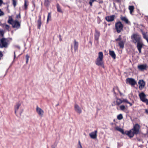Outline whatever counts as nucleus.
<instances>
[{
  "mask_svg": "<svg viewBox=\"0 0 148 148\" xmlns=\"http://www.w3.org/2000/svg\"><path fill=\"white\" fill-rule=\"evenodd\" d=\"M131 38L132 42L134 43H137L136 47L139 53H140L141 49L144 45L141 36L138 34H134L131 36Z\"/></svg>",
  "mask_w": 148,
  "mask_h": 148,
  "instance_id": "1",
  "label": "nucleus"
},
{
  "mask_svg": "<svg viewBox=\"0 0 148 148\" xmlns=\"http://www.w3.org/2000/svg\"><path fill=\"white\" fill-rule=\"evenodd\" d=\"M8 40L5 38H3L0 39V47L7 48L8 46Z\"/></svg>",
  "mask_w": 148,
  "mask_h": 148,
  "instance_id": "2",
  "label": "nucleus"
},
{
  "mask_svg": "<svg viewBox=\"0 0 148 148\" xmlns=\"http://www.w3.org/2000/svg\"><path fill=\"white\" fill-rule=\"evenodd\" d=\"M115 29L118 33H120L123 30V25L119 21L115 24Z\"/></svg>",
  "mask_w": 148,
  "mask_h": 148,
  "instance_id": "3",
  "label": "nucleus"
},
{
  "mask_svg": "<svg viewBox=\"0 0 148 148\" xmlns=\"http://www.w3.org/2000/svg\"><path fill=\"white\" fill-rule=\"evenodd\" d=\"M139 96L142 101L146 103L147 105H148V100L146 98V95L144 92H142L140 93Z\"/></svg>",
  "mask_w": 148,
  "mask_h": 148,
  "instance_id": "4",
  "label": "nucleus"
},
{
  "mask_svg": "<svg viewBox=\"0 0 148 148\" xmlns=\"http://www.w3.org/2000/svg\"><path fill=\"white\" fill-rule=\"evenodd\" d=\"M36 111L37 114L40 116L42 117L44 114V111L40 108L37 106L36 108Z\"/></svg>",
  "mask_w": 148,
  "mask_h": 148,
  "instance_id": "5",
  "label": "nucleus"
},
{
  "mask_svg": "<svg viewBox=\"0 0 148 148\" xmlns=\"http://www.w3.org/2000/svg\"><path fill=\"white\" fill-rule=\"evenodd\" d=\"M126 83L127 84H129L131 85H134L136 83V82L134 79L132 78H127L126 80Z\"/></svg>",
  "mask_w": 148,
  "mask_h": 148,
  "instance_id": "6",
  "label": "nucleus"
},
{
  "mask_svg": "<svg viewBox=\"0 0 148 148\" xmlns=\"http://www.w3.org/2000/svg\"><path fill=\"white\" fill-rule=\"evenodd\" d=\"M95 62L97 65L101 66L103 68H104L103 60L97 59Z\"/></svg>",
  "mask_w": 148,
  "mask_h": 148,
  "instance_id": "7",
  "label": "nucleus"
},
{
  "mask_svg": "<svg viewBox=\"0 0 148 148\" xmlns=\"http://www.w3.org/2000/svg\"><path fill=\"white\" fill-rule=\"evenodd\" d=\"M140 129V126L138 124H136L134 126L132 130L134 132L135 134H137L139 133Z\"/></svg>",
  "mask_w": 148,
  "mask_h": 148,
  "instance_id": "8",
  "label": "nucleus"
},
{
  "mask_svg": "<svg viewBox=\"0 0 148 148\" xmlns=\"http://www.w3.org/2000/svg\"><path fill=\"white\" fill-rule=\"evenodd\" d=\"M137 67L139 70L143 71L146 70L147 68V66L146 64H142L138 65Z\"/></svg>",
  "mask_w": 148,
  "mask_h": 148,
  "instance_id": "9",
  "label": "nucleus"
},
{
  "mask_svg": "<svg viewBox=\"0 0 148 148\" xmlns=\"http://www.w3.org/2000/svg\"><path fill=\"white\" fill-rule=\"evenodd\" d=\"M139 85V88L140 90L142 89L144 87L145 85V83L143 80H139L138 82Z\"/></svg>",
  "mask_w": 148,
  "mask_h": 148,
  "instance_id": "10",
  "label": "nucleus"
},
{
  "mask_svg": "<svg viewBox=\"0 0 148 148\" xmlns=\"http://www.w3.org/2000/svg\"><path fill=\"white\" fill-rule=\"evenodd\" d=\"M75 111L78 113L80 114L82 112L81 108L77 104H75L74 106Z\"/></svg>",
  "mask_w": 148,
  "mask_h": 148,
  "instance_id": "11",
  "label": "nucleus"
},
{
  "mask_svg": "<svg viewBox=\"0 0 148 148\" xmlns=\"http://www.w3.org/2000/svg\"><path fill=\"white\" fill-rule=\"evenodd\" d=\"M122 103V99H120L116 98L115 100L113 102L114 105L112 106L117 105H119Z\"/></svg>",
  "mask_w": 148,
  "mask_h": 148,
  "instance_id": "12",
  "label": "nucleus"
},
{
  "mask_svg": "<svg viewBox=\"0 0 148 148\" xmlns=\"http://www.w3.org/2000/svg\"><path fill=\"white\" fill-rule=\"evenodd\" d=\"M97 131L96 130L92 132L89 134L90 137L92 139H95L96 138L97 136Z\"/></svg>",
  "mask_w": 148,
  "mask_h": 148,
  "instance_id": "13",
  "label": "nucleus"
},
{
  "mask_svg": "<svg viewBox=\"0 0 148 148\" xmlns=\"http://www.w3.org/2000/svg\"><path fill=\"white\" fill-rule=\"evenodd\" d=\"M12 25L13 27L14 28H18L20 26V23L17 21H14L12 22Z\"/></svg>",
  "mask_w": 148,
  "mask_h": 148,
  "instance_id": "14",
  "label": "nucleus"
},
{
  "mask_svg": "<svg viewBox=\"0 0 148 148\" xmlns=\"http://www.w3.org/2000/svg\"><path fill=\"white\" fill-rule=\"evenodd\" d=\"M21 104L20 103H17L16 105L15 106L14 109H15V112L16 114V113L18 112V110L21 106Z\"/></svg>",
  "mask_w": 148,
  "mask_h": 148,
  "instance_id": "15",
  "label": "nucleus"
},
{
  "mask_svg": "<svg viewBox=\"0 0 148 148\" xmlns=\"http://www.w3.org/2000/svg\"><path fill=\"white\" fill-rule=\"evenodd\" d=\"M126 134L130 137H133L134 135L135 134L134 132L132 129L129 131H127Z\"/></svg>",
  "mask_w": 148,
  "mask_h": 148,
  "instance_id": "16",
  "label": "nucleus"
},
{
  "mask_svg": "<svg viewBox=\"0 0 148 148\" xmlns=\"http://www.w3.org/2000/svg\"><path fill=\"white\" fill-rule=\"evenodd\" d=\"M115 16L113 15L111 16H108L106 18V20L108 22L112 21L114 20Z\"/></svg>",
  "mask_w": 148,
  "mask_h": 148,
  "instance_id": "17",
  "label": "nucleus"
},
{
  "mask_svg": "<svg viewBox=\"0 0 148 148\" xmlns=\"http://www.w3.org/2000/svg\"><path fill=\"white\" fill-rule=\"evenodd\" d=\"M100 32L97 30H95V34L94 35L95 38V40H98Z\"/></svg>",
  "mask_w": 148,
  "mask_h": 148,
  "instance_id": "18",
  "label": "nucleus"
},
{
  "mask_svg": "<svg viewBox=\"0 0 148 148\" xmlns=\"http://www.w3.org/2000/svg\"><path fill=\"white\" fill-rule=\"evenodd\" d=\"M74 48L75 51H76L77 50L78 48V42L75 40H74Z\"/></svg>",
  "mask_w": 148,
  "mask_h": 148,
  "instance_id": "19",
  "label": "nucleus"
},
{
  "mask_svg": "<svg viewBox=\"0 0 148 148\" xmlns=\"http://www.w3.org/2000/svg\"><path fill=\"white\" fill-rule=\"evenodd\" d=\"M103 53L102 52H99L98 53V57L97 59L103 60Z\"/></svg>",
  "mask_w": 148,
  "mask_h": 148,
  "instance_id": "20",
  "label": "nucleus"
},
{
  "mask_svg": "<svg viewBox=\"0 0 148 148\" xmlns=\"http://www.w3.org/2000/svg\"><path fill=\"white\" fill-rule=\"evenodd\" d=\"M109 54L114 59H115L116 55L113 51L110 50L109 51Z\"/></svg>",
  "mask_w": 148,
  "mask_h": 148,
  "instance_id": "21",
  "label": "nucleus"
},
{
  "mask_svg": "<svg viewBox=\"0 0 148 148\" xmlns=\"http://www.w3.org/2000/svg\"><path fill=\"white\" fill-rule=\"evenodd\" d=\"M115 129L116 130L121 132L122 134H124V132L123 130L120 127L118 126H116L115 127Z\"/></svg>",
  "mask_w": 148,
  "mask_h": 148,
  "instance_id": "22",
  "label": "nucleus"
},
{
  "mask_svg": "<svg viewBox=\"0 0 148 148\" xmlns=\"http://www.w3.org/2000/svg\"><path fill=\"white\" fill-rule=\"evenodd\" d=\"M121 19L123 21H125L126 23H129L128 20L125 17H121Z\"/></svg>",
  "mask_w": 148,
  "mask_h": 148,
  "instance_id": "23",
  "label": "nucleus"
},
{
  "mask_svg": "<svg viewBox=\"0 0 148 148\" xmlns=\"http://www.w3.org/2000/svg\"><path fill=\"white\" fill-rule=\"evenodd\" d=\"M119 45L121 48H123L124 47V42L122 40L120 41L118 43Z\"/></svg>",
  "mask_w": 148,
  "mask_h": 148,
  "instance_id": "24",
  "label": "nucleus"
},
{
  "mask_svg": "<svg viewBox=\"0 0 148 148\" xmlns=\"http://www.w3.org/2000/svg\"><path fill=\"white\" fill-rule=\"evenodd\" d=\"M134 8L133 6H129V9L130 10V13L132 14L133 12Z\"/></svg>",
  "mask_w": 148,
  "mask_h": 148,
  "instance_id": "25",
  "label": "nucleus"
},
{
  "mask_svg": "<svg viewBox=\"0 0 148 148\" xmlns=\"http://www.w3.org/2000/svg\"><path fill=\"white\" fill-rule=\"evenodd\" d=\"M51 19V14L50 12L49 13H48V15L47 16V22L48 23V21L49 20H50Z\"/></svg>",
  "mask_w": 148,
  "mask_h": 148,
  "instance_id": "26",
  "label": "nucleus"
},
{
  "mask_svg": "<svg viewBox=\"0 0 148 148\" xmlns=\"http://www.w3.org/2000/svg\"><path fill=\"white\" fill-rule=\"evenodd\" d=\"M28 0H25V3H24V6L25 8V9H26L27 8V7L28 6Z\"/></svg>",
  "mask_w": 148,
  "mask_h": 148,
  "instance_id": "27",
  "label": "nucleus"
},
{
  "mask_svg": "<svg viewBox=\"0 0 148 148\" xmlns=\"http://www.w3.org/2000/svg\"><path fill=\"white\" fill-rule=\"evenodd\" d=\"M13 21H14L12 20V18L10 17H9V19L8 21V23H9L12 25V22Z\"/></svg>",
  "mask_w": 148,
  "mask_h": 148,
  "instance_id": "28",
  "label": "nucleus"
},
{
  "mask_svg": "<svg viewBox=\"0 0 148 148\" xmlns=\"http://www.w3.org/2000/svg\"><path fill=\"white\" fill-rule=\"evenodd\" d=\"M57 10L58 12H62V11L60 7L58 5H57Z\"/></svg>",
  "mask_w": 148,
  "mask_h": 148,
  "instance_id": "29",
  "label": "nucleus"
},
{
  "mask_svg": "<svg viewBox=\"0 0 148 148\" xmlns=\"http://www.w3.org/2000/svg\"><path fill=\"white\" fill-rule=\"evenodd\" d=\"M120 109L122 111H124L126 108L124 105H121L120 106Z\"/></svg>",
  "mask_w": 148,
  "mask_h": 148,
  "instance_id": "30",
  "label": "nucleus"
},
{
  "mask_svg": "<svg viewBox=\"0 0 148 148\" xmlns=\"http://www.w3.org/2000/svg\"><path fill=\"white\" fill-rule=\"evenodd\" d=\"M50 1L49 0H45V4L46 5H48L50 3Z\"/></svg>",
  "mask_w": 148,
  "mask_h": 148,
  "instance_id": "31",
  "label": "nucleus"
},
{
  "mask_svg": "<svg viewBox=\"0 0 148 148\" xmlns=\"http://www.w3.org/2000/svg\"><path fill=\"white\" fill-rule=\"evenodd\" d=\"M3 27H5L6 29H7L8 30H9L10 27L8 25L5 24H3Z\"/></svg>",
  "mask_w": 148,
  "mask_h": 148,
  "instance_id": "32",
  "label": "nucleus"
},
{
  "mask_svg": "<svg viewBox=\"0 0 148 148\" xmlns=\"http://www.w3.org/2000/svg\"><path fill=\"white\" fill-rule=\"evenodd\" d=\"M117 118L119 120L122 119L123 118L122 114H120L118 115V116H117Z\"/></svg>",
  "mask_w": 148,
  "mask_h": 148,
  "instance_id": "33",
  "label": "nucleus"
},
{
  "mask_svg": "<svg viewBox=\"0 0 148 148\" xmlns=\"http://www.w3.org/2000/svg\"><path fill=\"white\" fill-rule=\"evenodd\" d=\"M37 23L38 26V28L40 29L41 24V20H38V21Z\"/></svg>",
  "mask_w": 148,
  "mask_h": 148,
  "instance_id": "34",
  "label": "nucleus"
},
{
  "mask_svg": "<svg viewBox=\"0 0 148 148\" xmlns=\"http://www.w3.org/2000/svg\"><path fill=\"white\" fill-rule=\"evenodd\" d=\"M81 143L79 141H78V143L77 148H82Z\"/></svg>",
  "mask_w": 148,
  "mask_h": 148,
  "instance_id": "35",
  "label": "nucleus"
},
{
  "mask_svg": "<svg viewBox=\"0 0 148 148\" xmlns=\"http://www.w3.org/2000/svg\"><path fill=\"white\" fill-rule=\"evenodd\" d=\"M29 56L28 55H27L26 56V62L27 63L28 62L29 59Z\"/></svg>",
  "mask_w": 148,
  "mask_h": 148,
  "instance_id": "36",
  "label": "nucleus"
},
{
  "mask_svg": "<svg viewBox=\"0 0 148 148\" xmlns=\"http://www.w3.org/2000/svg\"><path fill=\"white\" fill-rule=\"evenodd\" d=\"M13 4L14 7H15L16 5V1L15 0H12Z\"/></svg>",
  "mask_w": 148,
  "mask_h": 148,
  "instance_id": "37",
  "label": "nucleus"
},
{
  "mask_svg": "<svg viewBox=\"0 0 148 148\" xmlns=\"http://www.w3.org/2000/svg\"><path fill=\"white\" fill-rule=\"evenodd\" d=\"M121 35H119V36L118 38L116 39V41H119L120 42V41H122L121 40Z\"/></svg>",
  "mask_w": 148,
  "mask_h": 148,
  "instance_id": "38",
  "label": "nucleus"
},
{
  "mask_svg": "<svg viewBox=\"0 0 148 148\" xmlns=\"http://www.w3.org/2000/svg\"><path fill=\"white\" fill-rule=\"evenodd\" d=\"M3 30L0 29V36H3Z\"/></svg>",
  "mask_w": 148,
  "mask_h": 148,
  "instance_id": "39",
  "label": "nucleus"
},
{
  "mask_svg": "<svg viewBox=\"0 0 148 148\" xmlns=\"http://www.w3.org/2000/svg\"><path fill=\"white\" fill-rule=\"evenodd\" d=\"M122 103L125 102L128 103V101L126 99H122Z\"/></svg>",
  "mask_w": 148,
  "mask_h": 148,
  "instance_id": "40",
  "label": "nucleus"
},
{
  "mask_svg": "<svg viewBox=\"0 0 148 148\" xmlns=\"http://www.w3.org/2000/svg\"><path fill=\"white\" fill-rule=\"evenodd\" d=\"M4 14V13L0 9V16H3Z\"/></svg>",
  "mask_w": 148,
  "mask_h": 148,
  "instance_id": "41",
  "label": "nucleus"
},
{
  "mask_svg": "<svg viewBox=\"0 0 148 148\" xmlns=\"http://www.w3.org/2000/svg\"><path fill=\"white\" fill-rule=\"evenodd\" d=\"M57 144L56 143H55L51 146V147L52 148H55Z\"/></svg>",
  "mask_w": 148,
  "mask_h": 148,
  "instance_id": "42",
  "label": "nucleus"
},
{
  "mask_svg": "<svg viewBox=\"0 0 148 148\" xmlns=\"http://www.w3.org/2000/svg\"><path fill=\"white\" fill-rule=\"evenodd\" d=\"M16 18L18 19H19L21 18V16L20 14H18V15H17L16 16Z\"/></svg>",
  "mask_w": 148,
  "mask_h": 148,
  "instance_id": "43",
  "label": "nucleus"
},
{
  "mask_svg": "<svg viewBox=\"0 0 148 148\" xmlns=\"http://www.w3.org/2000/svg\"><path fill=\"white\" fill-rule=\"evenodd\" d=\"M3 56V54L2 53V52L1 51H0V60L1 59V58Z\"/></svg>",
  "mask_w": 148,
  "mask_h": 148,
  "instance_id": "44",
  "label": "nucleus"
},
{
  "mask_svg": "<svg viewBox=\"0 0 148 148\" xmlns=\"http://www.w3.org/2000/svg\"><path fill=\"white\" fill-rule=\"evenodd\" d=\"M3 1L2 0H0V6L2 4Z\"/></svg>",
  "mask_w": 148,
  "mask_h": 148,
  "instance_id": "45",
  "label": "nucleus"
},
{
  "mask_svg": "<svg viewBox=\"0 0 148 148\" xmlns=\"http://www.w3.org/2000/svg\"><path fill=\"white\" fill-rule=\"evenodd\" d=\"M89 4H90V5H91V6H92V2L90 1H89Z\"/></svg>",
  "mask_w": 148,
  "mask_h": 148,
  "instance_id": "46",
  "label": "nucleus"
},
{
  "mask_svg": "<svg viewBox=\"0 0 148 148\" xmlns=\"http://www.w3.org/2000/svg\"><path fill=\"white\" fill-rule=\"evenodd\" d=\"M23 111V109H22L21 110V111L19 112V113L20 114H21L22 113V112Z\"/></svg>",
  "mask_w": 148,
  "mask_h": 148,
  "instance_id": "47",
  "label": "nucleus"
},
{
  "mask_svg": "<svg viewBox=\"0 0 148 148\" xmlns=\"http://www.w3.org/2000/svg\"><path fill=\"white\" fill-rule=\"evenodd\" d=\"M145 112L147 113V114H148V110H147V109H146L145 110Z\"/></svg>",
  "mask_w": 148,
  "mask_h": 148,
  "instance_id": "48",
  "label": "nucleus"
},
{
  "mask_svg": "<svg viewBox=\"0 0 148 148\" xmlns=\"http://www.w3.org/2000/svg\"><path fill=\"white\" fill-rule=\"evenodd\" d=\"M128 103L129 104H130V106H132V103H130V102H128Z\"/></svg>",
  "mask_w": 148,
  "mask_h": 148,
  "instance_id": "49",
  "label": "nucleus"
},
{
  "mask_svg": "<svg viewBox=\"0 0 148 148\" xmlns=\"http://www.w3.org/2000/svg\"><path fill=\"white\" fill-rule=\"evenodd\" d=\"M95 0H90V1L93 3Z\"/></svg>",
  "mask_w": 148,
  "mask_h": 148,
  "instance_id": "50",
  "label": "nucleus"
},
{
  "mask_svg": "<svg viewBox=\"0 0 148 148\" xmlns=\"http://www.w3.org/2000/svg\"><path fill=\"white\" fill-rule=\"evenodd\" d=\"M16 57V55L15 54V52H14V58H15Z\"/></svg>",
  "mask_w": 148,
  "mask_h": 148,
  "instance_id": "51",
  "label": "nucleus"
},
{
  "mask_svg": "<svg viewBox=\"0 0 148 148\" xmlns=\"http://www.w3.org/2000/svg\"><path fill=\"white\" fill-rule=\"evenodd\" d=\"M71 49H73V46L72 45H71Z\"/></svg>",
  "mask_w": 148,
  "mask_h": 148,
  "instance_id": "52",
  "label": "nucleus"
},
{
  "mask_svg": "<svg viewBox=\"0 0 148 148\" xmlns=\"http://www.w3.org/2000/svg\"><path fill=\"white\" fill-rule=\"evenodd\" d=\"M39 20H41V16H39Z\"/></svg>",
  "mask_w": 148,
  "mask_h": 148,
  "instance_id": "53",
  "label": "nucleus"
},
{
  "mask_svg": "<svg viewBox=\"0 0 148 148\" xmlns=\"http://www.w3.org/2000/svg\"><path fill=\"white\" fill-rule=\"evenodd\" d=\"M107 148H109L108 147H107Z\"/></svg>",
  "mask_w": 148,
  "mask_h": 148,
  "instance_id": "54",
  "label": "nucleus"
}]
</instances>
